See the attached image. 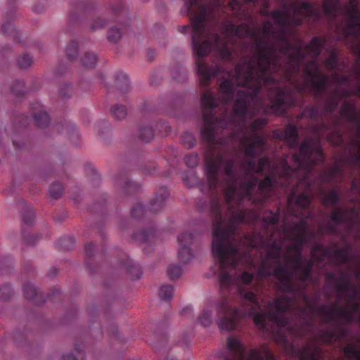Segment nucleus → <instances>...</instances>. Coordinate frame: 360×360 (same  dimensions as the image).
<instances>
[{"instance_id": "obj_1", "label": "nucleus", "mask_w": 360, "mask_h": 360, "mask_svg": "<svg viewBox=\"0 0 360 360\" xmlns=\"http://www.w3.org/2000/svg\"><path fill=\"white\" fill-rule=\"evenodd\" d=\"M257 181V177L253 176L240 183V191H236L231 204L226 202L229 217L227 221L222 217L220 200L214 198L210 200V212L213 221L212 251L220 261L221 266L227 264L233 265L236 257L240 256L243 259H251L250 250L262 245L265 238L272 241L274 235L278 231L279 208L276 212L268 210L264 212L262 232L245 233L240 235L238 231L240 223L255 224L259 219L258 212L241 207L245 199L251 201L252 204L254 200H257V196L253 192Z\"/></svg>"}, {"instance_id": "obj_2", "label": "nucleus", "mask_w": 360, "mask_h": 360, "mask_svg": "<svg viewBox=\"0 0 360 360\" xmlns=\"http://www.w3.org/2000/svg\"><path fill=\"white\" fill-rule=\"evenodd\" d=\"M234 79V75H224V79L219 84L220 96L219 98L216 97L210 90H206L201 96L203 126L200 130V136L205 143L210 144L215 143L216 130L219 128L231 129L240 127L245 134L250 133V135L259 133L267 125L268 121L266 118L259 117L253 120L248 126L244 125L248 110L259 108L264 110L266 114L284 115L286 113L287 108L294 106L285 105L283 107L285 111L283 113L274 112L271 108L274 96L270 94V87H264L267 91L270 103L265 104L264 100L259 96L261 91L259 90L258 91L259 101L257 102L248 101L243 115L240 116L235 112V104L239 98H243L240 95L241 92H252L254 87L251 84H242L238 81H235Z\"/></svg>"}, {"instance_id": "obj_3", "label": "nucleus", "mask_w": 360, "mask_h": 360, "mask_svg": "<svg viewBox=\"0 0 360 360\" xmlns=\"http://www.w3.org/2000/svg\"><path fill=\"white\" fill-rule=\"evenodd\" d=\"M274 139L285 141L290 148H296L299 146V152L292 154L295 167L288 164L287 158L282 162L281 175L290 179L294 176L297 179V185L290 194L288 200H295V205L300 208H307L314 198L313 189L322 190L326 184L333 181H341L344 176L342 166L335 165L328 170L321 172L318 177L311 179L314 167L323 164L326 157L319 141L313 138L307 137L299 145L297 128L294 124H288L285 129H276L272 132Z\"/></svg>"}, {"instance_id": "obj_4", "label": "nucleus", "mask_w": 360, "mask_h": 360, "mask_svg": "<svg viewBox=\"0 0 360 360\" xmlns=\"http://www.w3.org/2000/svg\"><path fill=\"white\" fill-rule=\"evenodd\" d=\"M221 4L218 0H208L202 3L200 0H186L181 8L184 15H191V26L179 27V31L186 34L192 30V45L196 59L197 72L200 77V84L202 87L210 85L212 77L225 74V70L218 64L209 65L203 58L215 49L220 59L230 60L231 51L227 45L226 34L220 36L217 32L218 22L217 11Z\"/></svg>"}, {"instance_id": "obj_5", "label": "nucleus", "mask_w": 360, "mask_h": 360, "mask_svg": "<svg viewBox=\"0 0 360 360\" xmlns=\"http://www.w3.org/2000/svg\"><path fill=\"white\" fill-rule=\"evenodd\" d=\"M226 39L227 45L231 51L233 47L236 40L235 37L244 39L250 37L255 40V51L252 58L248 63H237L233 70L230 71L225 70V74L235 75V81H238L242 84H250L252 78H256L259 81L264 73L268 72L269 68H279L280 67V56L274 54L271 56L266 52V48L269 44V38L275 34V30L270 20H266L262 25L260 32H257L252 30V26L248 23H241L240 25H235L233 23H228L225 27ZM230 60L225 62L231 63Z\"/></svg>"}, {"instance_id": "obj_6", "label": "nucleus", "mask_w": 360, "mask_h": 360, "mask_svg": "<svg viewBox=\"0 0 360 360\" xmlns=\"http://www.w3.org/2000/svg\"><path fill=\"white\" fill-rule=\"evenodd\" d=\"M305 58L306 54L302 51L300 46H297L292 53H288L289 62L287 65H283L280 61L279 68H270L268 72L260 77L261 79L259 81L256 80V78H252L250 84L253 86L254 90L250 93H240L243 98H239L236 101L235 104L236 113L243 116L248 101H258V91L262 87L271 88L270 94L274 96L271 108L274 112L283 113L285 111L283 107L285 105H295L297 100L293 94L281 86L280 82L273 76V74L281 76L287 81H290L293 74L300 70Z\"/></svg>"}, {"instance_id": "obj_7", "label": "nucleus", "mask_w": 360, "mask_h": 360, "mask_svg": "<svg viewBox=\"0 0 360 360\" xmlns=\"http://www.w3.org/2000/svg\"><path fill=\"white\" fill-rule=\"evenodd\" d=\"M214 259L219 264V280L221 297L214 304H207L199 315V323L204 327L211 326L216 321L220 330H232L236 328L238 323L241 318L245 317L244 307L240 303V307H236L229 295L232 291L237 293L236 285H239L233 273L239 264H245L251 261V259H243L236 257L234 264H227L221 266L219 259L212 253Z\"/></svg>"}, {"instance_id": "obj_8", "label": "nucleus", "mask_w": 360, "mask_h": 360, "mask_svg": "<svg viewBox=\"0 0 360 360\" xmlns=\"http://www.w3.org/2000/svg\"><path fill=\"white\" fill-rule=\"evenodd\" d=\"M237 297L244 307L245 316H252L254 323L259 329H264L267 319L273 321L280 327H289L290 319L285 313L289 310L290 299L285 295L278 296L274 302L275 311L262 312L257 295L252 290L236 285Z\"/></svg>"}, {"instance_id": "obj_9", "label": "nucleus", "mask_w": 360, "mask_h": 360, "mask_svg": "<svg viewBox=\"0 0 360 360\" xmlns=\"http://www.w3.org/2000/svg\"><path fill=\"white\" fill-rule=\"evenodd\" d=\"M208 144V143H207ZM209 148L204 155L205 172L209 188L211 192H217L219 183V173L221 167L224 165V173L227 176V185L224 191L225 202L229 205L234 199L238 188V178L236 174V161L233 158L226 159L224 153L211 147Z\"/></svg>"}, {"instance_id": "obj_10", "label": "nucleus", "mask_w": 360, "mask_h": 360, "mask_svg": "<svg viewBox=\"0 0 360 360\" xmlns=\"http://www.w3.org/2000/svg\"><path fill=\"white\" fill-rule=\"evenodd\" d=\"M282 249L281 245L272 241L266 257L263 258L258 268L261 277L274 276L278 281V289L282 292L295 294L299 287L293 282V271H290L287 266L281 263Z\"/></svg>"}, {"instance_id": "obj_11", "label": "nucleus", "mask_w": 360, "mask_h": 360, "mask_svg": "<svg viewBox=\"0 0 360 360\" xmlns=\"http://www.w3.org/2000/svg\"><path fill=\"white\" fill-rule=\"evenodd\" d=\"M314 237H308L307 235L297 234L292 238L295 241V244L287 248L288 252L289 253H293V256L292 257L288 255H285V259L287 261L295 262L292 269L293 274H296L297 278L303 283L311 280L314 263L312 259H308L306 261L304 266H302V248L304 245L307 244Z\"/></svg>"}, {"instance_id": "obj_12", "label": "nucleus", "mask_w": 360, "mask_h": 360, "mask_svg": "<svg viewBox=\"0 0 360 360\" xmlns=\"http://www.w3.org/2000/svg\"><path fill=\"white\" fill-rule=\"evenodd\" d=\"M285 158L288 160L287 155H284L282 158L280 164L281 171L279 173L278 178H277L274 174H271L266 176L264 179H263L259 182L257 186L258 195H257V200H254V204L256 206L262 207L264 205L267 199L270 197L271 193L276 186H280L285 191H287L291 188V191L290 192L289 194H290L292 192V190L297 187V181L295 177L292 176L288 180L287 179V178L281 175V172L283 169L282 162L283 159ZM289 195H288V198H289ZM293 202L295 203V200H292L290 202L288 200V202L289 205H290Z\"/></svg>"}, {"instance_id": "obj_13", "label": "nucleus", "mask_w": 360, "mask_h": 360, "mask_svg": "<svg viewBox=\"0 0 360 360\" xmlns=\"http://www.w3.org/2000/svg\"><path fill=\"white\" fill-rule=\"evenodd\" d=\"M227 348L229 354L226 356L224 360H245V348L238 339L233 337L228 338ZM247 360H275V357L266 346L262 345L260 349H250Z\"/></svg>"}, {"instance_id": "obj_14", "label": "nucleus", "mask_w": 360, "mask_h": 360, "mask_svg": "<svg viewBox=\"0 0 360 360\" xmlns=\"http://www.w3.org/2000/svg\"><path fill=\"white\" fill-rule=\"evenodd\" d=\"M335 307V321L336 330L322 329L319 331V339L323 344L330 345L340 340L347 334V331L341 326L342 323H351L354 321V311L348 308Z\"/></svg>"}, {"instance_id": "obj_15", "label": "nucleus", "mask_w": 360, "mask_h": 360, "mask_svg": "<svg viewBox=\"0 0 360 360\" xmlns=\"http://www.w3.org/2000/svg\"><path fill=\"white\" fill-rule=\"evenodd\" d=\"M302 20L300 18H292L290 15L288 17V22L285 25H278L280 29L278 33L275 32L273 37L275 44H269L266 52L271 56L278 52L283 55H288L292 49V45L288 36V30L291 27L300 26Z\"/></svg>"}, {"instance_id": "obj_16", "label": "nucleus", "mask_w": 360, "mask_h": 360, "mask_svg": "<svg viewBox=\"0 0 360 360\" xmlns=\"http://www.w3.org/2000/svg\"><path fill=\"white\" fill-rule=\"evenodd\" d=\"M347 22L342 28L345 39L352 38L356 40L360 38V10L359 0H349L345 6Z\"/></svg>"}, {"instance_id": "obj_17", "label": "nucleus", "mask_w": 360, "mask_h": 360, "mask_svg": "<svg viewBox=\"0 0 360 360\" xmlns=\"http://www.w3.org/2000/svg\"><path fill=\"white\" fill-rule=\"evenodd\" d=\"M303 72L307 78L310 79L315 97L321 98L328 89V77L320 72L315 60H310L306 63Z\"/></svg>"}, {"instance_id": "obj_18", "label": "nucleus", "mask_w": 360, "mask_h": 360, "mask_svg": "<svg viewBox=\"0 0 360 360\" xmlns=\"http://www.w3.org/2000/svg\"><path fill=\"white\" fill-rule=\"evenodd\" d=\"M110 8L114 16L118 20L117 25L110 27L108 39L112 43H117L122 35L121 30L128 27V21L129 20L128 12L124 9L122 0H113L110 3Z\"/></svg>"}, {"instance_id": "obj_19", "label": "nucleus", "mask_w": 360, "mask_h": 360, "mask_svg": "<svg viewBox=\"0 0 360 360\" xmlns=\"http://www.w3.org/2000/svg\"><path fill=\"white\" fill-rule=\"evenodd\" d=\"M240 144L244 148V155L245 157L254 159L262 154L267 148L266 138L256 133L253 135L244 134L240 140Z\"/></svg>"}, {"instance_id": "obj_20", "label": "nucleus", "mask_w": 360, "mask_h": 360, "mask_svg": "<svg viewBox=\"0 0 360 360\" xmlns=\"http://www.w3.org/2000/svg\"><path fill=\"white\" fill-rule=\"evenodd\" d=\"M23 292L26 299L37 305L43 304L46 300L57 302L60 300L63 297L62 292L59 289L53 288L47 295L46 298H45L41 292L37 291L34 286L29 283L23 284Z\"/></svg>"}, {"instance_id": "obj_21", "label": "nucleus", "mask_w": 360, "mask_h": 360, "mask_svg": "<svg viewBox=\"0 0 360 360\" xmlns=\"http://www.w3.org/2000/svg\"><path fill=\"white\" fill-rule=\"evenodd\" d=\"M289 9L292 13V18H300L304 22L306 18H314L319 20L321 18V13L315 8L314 4L306 1H292L288 4Z\"/></svg>"}, {"instance_id": "obj_22", "label": "nucleus", "mask_w": 360, "mask_h": 360, "mask_svg": "<svg viewBox=\"0 0 360 360\" xmlns=\"http://www.w3.org/2000/svg\"><path fill=\"white\" fill-rule=\"evenodd\" d=\"M179 248L178 256L182 263L188 262L193 257V252L190 246L193 243L195 236L193 233L185 231L178 236Z\"/></svg>"}, {"instance_id": "obj_23", "label": "nucleus", "mask_w": 360, "mask_h": 360, "mask_svg": "<svg viewBox=\"0 0 360 360\" xmlns=\"http://www.w3.org/2000/svg\"><path fill=\"white\" fill-rule=\"evenodd\" d=\"M262 4L263 8L260 9L259 13L261 15L267 17L271 16L274 18L276 24L277 25H285L288 22V17L290 15V10L288 6L284 4L283 10H273L269 11V8L270 3L269 0H262Z\"/></svg>"}, {"instance_id": "obj_24", "label": "nucleus", "mask_w": 360, "mask_h": 360, "mask_svg": "<svg viewBox=\"0 0 360 360\" xmlns=\"http://www.w3.org/2000/svg\"><path fill=\"white\" fill-rule=\"evenodd\" d=\"M169 197V191L165 187L159 188L155 193V196L149 202L148 209L153 213L162 211L165 207L166 200Z\"/></svg>"}, {"instance_id": "obj_25", "label": "nucleus", "mask_w": 360, "mask_h": 360, "mask_svg": "<svg viewBox=\"0 0 360 360\" xmlns=\"http://www.w3.org/2000/svg\"><path fill=\"white\" fill-rule=\"evenodd\" d=\"M31 112L35 124L39 128L46 127L50 122V117L46 112L44 111L40 103L35 102L31 105Z\"/></svg>"}, {"instance_id": "obj_26", "label": "nucleus", "mask_w": 360, "mask_h": 360, "mask_svg": "<svg viewBox=\"0 0 360 360\" xmlns=\"http://www.w3.org/2000/svg\"><path fill=\"white\" fill-rule=\"evenodd\" d=\"M229 10L233 12L234 17L239 20H251L250 12L246 9L244 4L240 0H231L228 3Z\"/></svg>"}, {"instance_id": "obj_27", "label": "nucleus", "mask_w": 360, "mask_h": 360, "mask_svg": "<svg viewBox=\"0 0 360 360\" xmlns=\"http://www.w3.org/2000/svg\"><path fill=\"white\" fill-rule=\"evenodd\" d=\"M321 349L316 345L307 343V345L297 351L300 360H319Z\"/></svg>"}, {"instance_id": "obj_28", "label": "nucleus", "mask_w": 360, "mask_h": 360, "mask_svg": "<svg viewBox=\"0 0 360 360\" xmlns=\"http://www.w3.org/2000/svg\"><path fill=\"white\" fill-rule=\"evenodd\" d=\"M15 1V0H10L8 2V4L11 7L10 12L7 13L8 20H11L13 18V15L14 14L13 4ZM2 32L5 34H7L8 37H12L15 41L18 43L22 42L20 39V32L15 28L11 21L8 20L7 22L2 25Z\"/></svg>"}, {"instance_id": "obj_29", "label": "nucleus", "mask_w": 360, "mask_h": 360, "mask_svg": "<svg viewBox=\"0 0 360 360\" xmlns=\"http://www.w3.org/2000/svg\"><path fill=\"white\" fill-rule=\"evenodd\" d=\"M336 290L340 292H347L351 290L353 291L354 296L351 297L349 296V299H353L356 297L358 292V288L351 284L349 278L347 274L341 272L340 278L336 281L335 283Z\"/></svg>"}, {"instance_id": "obj_30", "label": "nucleus", "mask_w": 360, "mask_h": 360, "mask_svg": "<svg viewBox=\"0 0 360 360\" xmlns=\"http://www.w3.org/2000/svg\"><path fill=\"white\" fill-rule=\"evenodd\" d=\"M326 44V39L323 37H313L310 42L306 45L305 49L310 51L314 55V58H316L321 53L324 46Z\"/></svg>"}, {"instance_id": "obj_31", "label": "nucleus", "mask_w": 360, "mask_h": 360, "mask_svg": "<svg viewBox=\"0 0 360 360\" xmlns=\"http://www.w3.org/2000/svg\"><path fill=\"white\" fill-rule=\"evenodd\" d=\"M318 191L322 196L321 203L323 206H335L339 203L340 199V193L339 190L331 188L327 193H326L323 191V186H322V190Z\"/></svg>"}, {"instance_id": "obj_32", "label": "nucleus", "mask_w": 360, "mask_h": 360, "mask_svg": "<svg viewBox=\"0 0 360 360\" xmlns=\"http://www.w3.org/2000/svg\"><path fill=\"white\" fill-rule=\"evenodd\" d=\"M294 236L297 234L307 235L308 237H314V232L309 231V224L307 219L302 218L297 222L292 223L290 229Z\"/></svg>"}, {"instance_id": "obj_33", "label": "nucleus", "mask_w": 360, "mask_h": 360, "mask_svg": "<svg viewBox=\"0 0 360 360\" xmlns=\"http://www.w3.org/2000/svg\"><path fill=\"white\" fill-rule=\"evenodd\" d=\"M339 118L335 117L333 120V129L327 135L328 142L336 146H339L343 141L342 134L340 130L338 128L339 125Z\"/></svg>"}, {"instance_id": "obj_34", "label": "nucleus", "mask_w": 360, "mask_h": 360, "mask_svg": "<svg viewBox=\"0 0 360 360\" xmlns=\"http://www.w3.org/2000/svg\"><path fill=\"white\" fill-rule=\"evenodd\" d=\"M121 266L129 274L131 279L136 280L140 278L141 275L140 267L134 264L127 256L122 262Z\"/></svg>"}, {"instance_id": "obj_35", "label": "nucleus", "mask_w": 360, "mask_h": 360, "mask_svg": "<svg viewBox=\"0 0 360 360\" xmlns=\"http://www.w3.org/2000/svg\"><path fill=\"white\" fill-rule=\"evenodd\" d=\"M338 89H335L333 94L329 96L324 103L323 112L326 114H332L338 107L340 103V97L338 96Z\"/></svg>"}, {"instance_id": "obj_36", "label": "nucleus", "mask_w": 360, "mask_h": 360, "mask_svg": "<svg viewBox=\"0 0 360 360\" xmlns=\"http://www.w3.org/2000/svg\"><path fill=\"white\" fill-rule=\"evenodd\" d=\"M87 10L86 4L84 1L77 3L73 11H71L69 16V24L72 25L80 22L81 17L85 14Z\"/></svg>"}, {"instance_id": "obj_37", "label": "nucleus", "mask_w": 360, "mask_h": 360, "mask_svg": "<svg viewBox=\"0 0 360 360\" xmlns=\"http://www.w3.org/2000/svg\"><path fill=\"white\" fill-rule=\"evenodd\" d=\"M116 184L117 186L123 184L122 188L124 191L127 194H130L131 193H135L138 191L139 188V184H137L135 182L131 181L126 174H121L117 180Z\"/></svg>"}, {"instance_id": "obj_38", "label": "nucleus", "mask_w": 360, "mask_h": 360, "mask_svg": "<svg viewBox=\"0 0 360 360\" xmlns=\"http://www.w3.org/2000/svg\"><path fill=\"white\" fill-rule=\"evenodd\" d=\"M313 259L318 263H322L325 257L331 256V250L321 244H316L311 248Z\"/></svg>"}, {"instance_id": "obj_39", "label": "nucleus", "mask_w": 360, "mask_h": 360, "mask_svg": "<svg viewBox=\"0 0 360 360\" xmlns=\"http://www.w3.org/2000/svg\"><path fill=\"white\" fill-rule=\"evenodd\" d=\"M329 56L325 60L323 65L329 72L337 71L338 69L339 58L338 52L334 49H328Z\"/></svg>"}, {"instance_id": "obj_40", "label": "nucleus", "mask_w": 360, "mask_h": 360, "mask_svg": "<svg viewBox=\"0 0 360 360\" xmlns=\"http://www.w3.org/2000/svg\"><path fill=\"white\" fill-rule=\"evenodd\" d=\"M338 0H323V10L326 15L336 18L338 14Z\"/></svg>"}, {"instance_id": "obj_41", "label": "nucleus", "mask_w": 360, "mask_h": 360, "mask_svg": "<svg viewBox=\"0 0 360 360\" xmlns=\"http://www.w3.org/2000/svg\"><path fill=\"white\" fill-rule=\"evenodd\" d=\"M155 231L153 229L137 231L133 234V240L140 243H150L155 238Z\"/></svg>"}, {"instance_id": "obj_42", "label": "nucleus", "mask_w": 360, "mask_h": 360, "mask_svg": "<svg viewBox=\"0 0 360 360\" xmlns=\"http://www.w3.org/2000/svg\"><path fill=\"white\" fill-rule=\"evenodd\" d=\"M172 75L174 80L182 82L187 79L188 71L183 64L177 63L172 68Z\"/></svg>"}, {"instance_id": "obj_43", "label": "nucleus", "mask_w": 360, "mask_h": 360, "mask_svg": "<svg viewBox=\"0 0 360 360\" xmlns=\"http://www.w3.org/2000/svg\"><path fill=\"white\" fill-rule=\"evenodd\" d=\"M349 247L346 248H338L331 251V255L335 257L338 264H345L348 262L349 259Z\"/></svg>"}, {"instance_id": "obj_44", "label": "nucleus", "mask_w": 360, "mask_h": 360, "mask_svg": "<svg viewBox=\"0 0 360 360\" xmlns=\"http://www.w3.org/2000/svg\"><path fill=\"white\" fill-rule=\"evenodd\" d=\"M317 312L323 316L325 323H333L335 321V306L328 309L326 305H321L317 308Z\"/></svg>"}, {"instance_id": "obj_45", "label": "nucleus", "mask_w": 360, "mask_h": 360, "mask_svg": "<svg viewBox=\"0 0 360 360\" xmlns=\"http://www.w3.org/2000/svg\"><path fill=\"white\" fill-rule=\"evenodd\" d=\"M330 220L336 224H342L347 221V213L340 207H335L330 216Z\"/></svg>"}, {"instance_id": "obj_46", "label": "nucleus", "mask_w": 360, "mask_h": 360, "mask_svg": "<svg viewBox=\"0 0 360 360\" xmlns=\"http://www.w3.org/2000/svg\"><path fill=\"white\" fill-rule=\"evenodd\" d=\"M356 110V104L353 102H345L342 103L340 108L341 115L346 117L349 121L351 122L354 117V114Z\"/></svg>"}, {"instance_id": "obj_47", "label": "nucleus", "mask_w": 360, "mask_h": 360, "mask_svg": "<svg viewBox=\"0 0 360 360\" xmlns=\"http://www.w3.org/2000/svg\"><path fill=\"white\" fill-rule=\"evenodd\" d=\"M116 85L122 92H127L129 91V80L127 75L122 72H119L115 75Z\"/></svg>"}, {"instance_id": "obj_48", "label": "nucleus", "mask_w": 360, "mask_h": 360, "mask_svg": "<svg viewBox=\"0 0 360 360\" xmlns=\"http://www.w3.org/2000/svg\"><path fill=\"white\" fill-rule=\"evenodd\" d=\"M342 350L348 359L360 360V349L357 348L355 345L348 344Z\"/></svg>"}, {"instance_id": "obj_49", "label": "nucleus", "mask_w": 360, "mask_h": 360, "mask_svg": "<svg viewBox=\"0 0 360 360\" xmlns=\"http://www.w3.org/2000/svg\"><path fill=\"white\" fill-rule=\"evenodd\" d=\"M308 308L310 312L307 311V308L302 307L300 309V318L304 322V324L307 326H311L312 325V316L311 313L315 311V307L313 305L308 304Z\"/></svg>"}, {"instance_id": "obj_50", "label": "nucleus", "mask_w": 360, "mask_h": 360, "mask_svg": "<svg viewBox=\"0 0 360 360\" xmlns=\"http://www.w3.org/2000/svg\"><path fill=\"white\" fill-rule=\"evenodd\" d=\"M80 61L84 67L91 68L94 67L97 62L96 55L90 51L85 52L83 57L80 58Z\"/></svg>"}, {"instance_id": "obj_51", "label": "nucleus", "mask_w": 360, "mask_h": 360, "mask_svg": "<svg viewBox=\"0 0 360 360\" xmlns=\"http://www.w3.org/2000/svg\"><path fill=\"white\" fill-rule=\"evenodd\" d=\"M78 44L73 40H71L65 48V53L69 60H75L78 56Z\"/></svg>"}, {"instance_id": "obj_52", "label": "nucleus", "mask_w": 360, "mask_h": 360, "mask_svg": "<svg viewBox=\"0 0 360 360\" xmlns=\"http://www.w3.org/2000/svg\"><path fill=\"white\" fill-rule=\"evenodd\" d=\"M108 22L109 21L107 20L105 17H95L89 22L90 29L92 31H97L104 28L106 25H108Z\"/></svg>"}, {"instance_id": "obj_53", "label": "nucleus", "mask_w": 360, "mask_h": 360, "mask_svg": "<svg viewBox=\"0 0 360 360\" xmlns=\"http://www.w3.org/2000/svg\"><path fill=\"white\" fill-rule=\"evenodd\" d=\"M181 142L185 148L190 149L195 146L197 141L192 133L186 131L181 136Z\"/></svg>"}, {"instance_id": "obj_54", "label": "nucleus", "mask_w": 360, "mask_h": 360, "mask_svg": "<svg viewBox=\"0 0 360 360\" xmlns=\"http://www.w3.org/2000/svg\"><path fill=\"white\" fill-rule=\"evenodd\" d=\"M154 136V129L150 126H142L139 129V138L143 141H150Z\"/></svg>"}, {"instance_id": "obj_55", "label": "nucleus", "mask_w": 360, "mask_h": 360, "mask_svg": "<svg viewBox=\"0 0 360 360\" xmlns=\"http://www.w3.org/2000/svg\"><path fill=\"white\" fill-rule=\"evenodd\" d=\"M302 115L314 121L321 117L320 110L317 107L310 105L304 108Z\"/></svg>"}, {"instance_id": "obj_56", "label": "nucleus", "mask_w": 360, "mask_h": 360, "mask_svg": "<svg viewBox=\"0 0 360 360\" xmlns=\"http://www.w3.org/2000/svg\"><path fill=\"white\" fill-rule=\"evenodd\" d=\"M174 294V287L172 285H162L160 289V297L162 300H169L172 298Z\"/></svg>"}, {"instance_id": "obj_57", "label": "nucleus", "mask_w": 360, "mask_h": 360, "mask_svg": "<svg viewBox=\"0 0 360 360\" xmlns=\"http://www.w3.org/2000/svg\"><path fill=\"white\" fill-rule=\"evenodd\" d=\"M62 360H84V351L79 347L76 346L75 352L64 355Z\"/></svg>"}, {"instance_id": "obj_58", "label": "nucleus", "mask_w": 360, "mask_h": 360, "mask_svg": "<svg viewBox=\"0 0 360 360\" xmlns=\"http://www.w3.org/2000/svg\"><path fill=\"white\" fill-rule=\"evenodd\" d=\"M182 274L181 266L177 264H170L167 268V274L171 280L178 278Z\"/></svg>"}, {"instance_id": "obj_59", "label": "nucleus", "mask_w": 360, "mask_h": 360, "mask_svg": "<svg viewBox=\"0 0 360 360\" xmlns=\"http://www.w3.org/2000/svg\"><path fill=\"white\" fill-rule=\"evenodd\" d=\"M11 91L17 96H22L26 92L25 83L22 80H15L11 86Z\"/></svg>"}, {"instance_id": "obj_60", "label": "nucleus", "mask_w": 360, "mask_h": 360, "mask_svg": "<svg viewBox=\"0 0 360 360\" xmlns=\"http://www.w3.org/2000/svg\"><path fill=\"white\" fill-rule=\"evenodd\" d=\"M63 186L58 182L53 183L49 188V195L51 198L58 199L63 193Z\"/></svg>"}, {"instance_id": "obj_61", "label": "nucleus", "mask_w": 360, "mask_h": 360, "mask_svg": "<svg viewBox=\"0 0 360 360\" xmlns=\"http://www.w3.org/2000/svg\"><path fill=\"white\" fill-rule=\"evenodd\" d=\"M330 129V126L323 120L322 117H321V120L316 122L314 126V132L319 136H323Z\"/></svg>"}, {"instance_id": "obj_62", "label": "nucleus", "mask_w": 360, "mask_h": 360, "mask_svg": "<svg viewBox=\"0 0 360 360\" xmlns=\"http://www.w3.org/2000/svg\"><path fill=\"white\" fill-rule=\"evenodd\" d=\"M182 180L184 184L190 187L194 186L197 185L199 182V179L197 176L196 174L193 172H190L182 177Z\"/></svg>"}, {"instance_id": "obj_63", "label": "nucleus", "mask_w": 360, "mask_h": 360, "mask_svg": "<svg viewBox=\"0 0 360 360\" xmlns=\"http://www.w3.org/2000/svg\"><path fill=\"white\" fill-rule=\"evenodd\" d=\"M110 112L117 120H122L127 115V109L122 105H116L111 108Z\"/></svg>"}, {"instance_id": "obj_64", "label": "nucleus", "mask_w": 360, "mask_h": 360, "mask_svg": "<svg viewBox=\"0 0 360 360\" xmlns=\"http://www.w3.org/2000/svg\"><path fill=\"white\" fill-rule=\"evenodd\" d=\"M30 117L25 115L15 116L13 118L12 120L13 124L15 127H25L30 123Z\"/></svg>"}]
</instances>
